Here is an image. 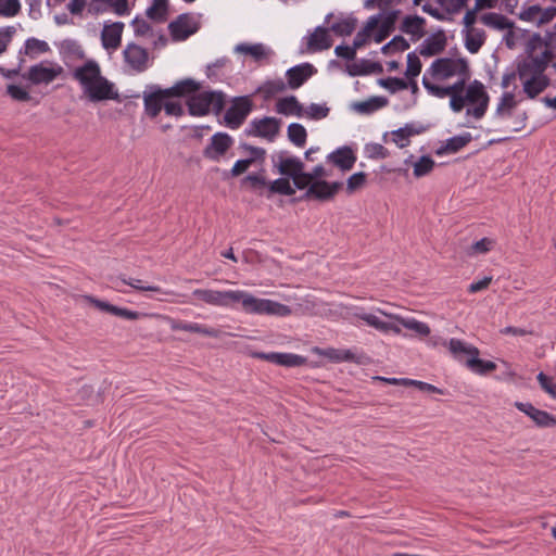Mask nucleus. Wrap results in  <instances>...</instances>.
I'll list each match as a JSON object with an SVG mask.
<instances>
[{"instance_id":"obj_34","label":"nucleus","mask_w":556,"mask_h":556,"mask_svg":"<svg viewBox=\"0 0 556 556\" xmlns=\"http://www.w3.org/2000/svg\"><path fill=\"white\" fill-rule=\"evenodd\" d=\"M400 11L399 10H394V11H390L388 12L382 21H381V24L379 26V29L378 31L375 34V37H374V40L379 43V42H382L384 39H387L390 34L394 30V26H395V22L397 20V15H399Z\"/></svg>"},{"instance_id":"obj_57","label":"nucleus","mask_w":556,"mask_h":556,"mask_svg":"<svg viewBox=\"0 0 556 556\" xmlns=\"http://www.w3.org/2000/svg\"><path fill=\"white\" fill-rule=\"evenodd\" d=\"M365 152L369 159L382 160L390 155V152L380 143H369L365 148Z\"/></svg>"},{"instance_id":"obj_17","label":"nucleus","mask_w":556,"mask_h":556,"mask_svg":"<svg viewBox=\"0 0 556 556\" xmlns=\"http://www.w3.org/2000/svg\"><path fill=\"white\" fill-rule=\"evenodd\" d=\"M85 299L90 304H92L96 308H98L99 311L109 313V314L114 315V316H118V317L124 318V319L137 320L141 316L144 315V314H142L140 312H137V311H131V309H128V308H125V307H118V306L113 305V304H111V303H109L106 301L99 300V299H96V298L90 296V295H86Z\"/></svg>"},{"instance_id":"obj_36","label":"nucleus","mask_w":556,"mask_h":556,"mask_svg":"<svg viewBox=\"0 0 556 556\" xmlns=\"http://www.w3.org/2000/svg\"><path fill=\"white\" fill-rule=\"evenodd\" d=\"M485 41V31L479 28H470L465 34V47L470 53H477Z\"/></svg>"},{"instance_id":"obj_56","label":"nucleus","mask_w":556,"mask_h":556,"mask_svg":"<svg viewBox=\"0 0 556 556\" xmlns=\"http://www.w3.org/2000/svg\"><path fill=\"white\" fill-rule=\"evenodd\" d=\"M402 382H403V386H414V387L418 388L420 391H425V392H429V393L444 394V390H442L431 383H428V382L413 380V379H406V378H403Z\"/></svg>"},{"instance_id":"obj_45","label":"nucleus","mask_w":556,"mask_h":556,"mask_svg":"<svg viewBox=\"0 0 556 556\" xmlns=\"http://www.w3.org/2000/svg\"><path fill=\"white\" fill-rule=\"evenodd\" d=\"M356 23V18L348 17L332 24L330 30H332L338 36H350L355 30Z\"/></svg>"},{"instance_id":"obj_59","label":"nucleus","mask_w":556,"mask_h":556,"mask_svg":"<svg viewBox=\"0 0 556 556\" xmlns=\"http://www.w3.org/2000/svg\"><path fill=\"white\" fill-rule=\"evenodd\" d=\"M517 105V102L515 100V94L513 92H504L500 103L496 108V114L502 115L504 110H513Z\"/></svg>"},{"instance_id":"obj_9","label":"nucleus","mask_w":556,"mask_h":556,"mask_svg":"<svg viewBox=\"0 0 556 556\" xmlns=\"http://www.w3.org/2000/svg\"><path fill=\"white\" fill-rule=\"evenodd\" d=\"M253 109V102L249 96L236 97L224 115L225 124L231 129H238Z\"/></svg>"},{"instance_id":"obj_40","label":"nucleus","mask_w":556,"mask_h":556,"mask_svg":"<svg viewBox=\"0 0 556 556\" xmlns=\"http://www.w3.org/2000/svg\"><path fill=\"white\" fill-rule=\"evenodd\" d=\"M383 314L386 316L395 318L399 321V324H401L403 327L415 331L416 333H418L421 337H426L430 333V327L426 323L416 320L414 318H403L401 316H393V315H389L386 313H383Z\"/></svg>"},{"instance_id":"obj_52","label":"nucleus","mask_w":556,"mask_h":556,"mask_svg":"<svg viewBox=\"0 0 556 556\" xmlns=\"http://www.w3.org/2000/svg\"><path fill=\"white\" fill-rule=\"evenodd\" d=\"M329 108L326 104L312 103L304 110V114L314 121L326 118L329 114Z\"/></svg>"},{"instance_id":"obj_25","label":"nucleus","mask_w":556,"mask_h":556,"mask_svg":"<svg viewBox=\"0 0 556 556\" xmlns=\"http://www.w3.org/2000/svg\"><path fill=\"white\" fill-rule=\"evenodd\" d=\"M201 88V85L197 83L192 78H186L177 81L174 86L169 88H165L164 92L168 98H181V97H190L194 92H198Z\"/></svg>"},{"instance_id":"obj_35","label":"nucleus","mask_w":556,"mask_h":556,"mask_svg":"<svg viewBox=\"0 0 556 556\" xmlns=\"http://www.w3.org/2000/svg\"><path fill=\"white\" fill-rule=\"evenodd\" d=\"M389 103L388 99L384 97H371L366 101L354 102L352 108L359 114H371L384 106Z\"/></svg>"},{"instance_id":"obj_31","label":"nucleus","mask_w":556,"mask_h":556,"mask_svg":"<svg viewBox=\"0 0 556 556\" xmlns=\"http://www.w3.org/2000/svg\"><path fill=\"white\" fill-rule=\"evenodd\" d=\"M472 136L470 132H464L458 136H454L452 138H448L445 142V144L441 146L437 150L438 155L448 154V153H456L463 148H465L469 142H471Z\"/></svg>"},{"instance_id":"obj_15","label":"nucleus","mask_w":556,"mask_h":556,"mask_svg":"<svg viewBox=\"0 0 556 556\" xmlns=\"http://www.w3.org/2000/svg\"><path fill=\"white\" fill-rule=\"evenodd\" d=\"M123 56L128 66L137 73L144 72L148 68V50L137 43H128L123 51Z\"/></svg>"},{"instance_id":"obj_26","label":"nucleus","mask_w":556,"mask_h":556,"mask_svg":"<svg viewBox=\"0 0 556 556\" xmlns=\"http://www.w3.org/2000/svg\"><path fill=\"white\" fill-rule=\"evenodd\" d=\"M275 165L278 168V173L287 178H292L304 169V163L294 156L283 157L282 153L278 155V162L274 161Z\"/></svg>"},{"instance_id":"obj_11","label":"nucleus","mask_w":556,"mask_h":556,"mask_svg":"<svg viewBox=\"0 0 556 556\" xmlns=\"http://www.w3.org/2000/svg\"><path fill=\"white\" fill-rule=\"evenodd\" d=\"M200 29V22L191 13H181L168 24L173 41H184Z\"/></svg>"},{"instance_id":"obj_42","label":"nucleus","mask_w":556,"mask_h":556,"mask_svg":"<svg viewBox=\"0 0 556 556\" xmlns=\"http://www.w3.org/2000/svg\"><path fill=\"white\" fill-rule=\"evenodd\" d=\"M288 139L296 147H304L307 139V131L302 124L291 123L287 130Z\"/></svg>"},{"instance_id":"obj_18","label":"nucleus","mask_w":556,"mask_h":556,"mask_svg":"<svg viewBox=\"0 0 556 556\" xmlns=\"http://www.w3.org/2000/svg\"><path fill=\"white\" fill-rule=\"evenodd\" d=\"M72 76L79 83L81 89H85L102 75L98 62L94 60H88L84 65L77 66L72 73Z\"/></svg>"},{"instance_id":"obj_38","label":"nucleus","mask_w":556,"mask_h":556,"mask_svg":"<svg viewBox=\"0 0 556 556\" xmlns=\"http://www.w3.org/2000/svg\"><path fill=\"white\" fill-rule=\"evenodd\" d=\"M426 21L418 15H408L403 20L401 30L405 34L422 37L425 35L424 25Z\"/></svg>"},{"instance_id":"obj_24","label":"nucleus","mask_w":556,"mask_h":556,"mask_svg":"<svg viewBox=\"0 0 556 556\" xmlns=\"http://www.w3.org/2000/svg\"><path fill=\"white\" fill-rule=\"evenodd\" d=\"M332 46V39L329 35V29L318 26L307 37L306 50L308 52H317L327 50Z\"/></svg>"},{"instance_id":"obj_19","label":"nucleus","mask_w":556,"mask_h":556,"mask_svg":"<svg viewBox=\"0 0 556 556\" xmlns=\"http://www.w3.org/2000/svg\"><path fill=\"white\" fill-rule=\"evenodd\" d=\"M316 72L311 63L295 65L286 72L287 86L291 89H298Z\"/></svg>"},{"instance_id":"obj_48","label":"nucleus","mask_w":556,"mask_h":556,"mask_svg":"<svg viewBox=\"0 0 556 556\" xmlns=\"http://www.w3.org/2000/svg\"><path fill=\"white\" fill-rule=\"evenodd\" d=\"M421 61L415 52H410L407 54V67L405 71V76L408 80L416 78L421 72Z\"/></svg>"},{"instance_id":"obj_44","label":"nucleus","mask_w":556,"mask_h":556,"mask_svg":"<svg viewBox=\"0 0 556 556\" xmlns=\"http://www.w3.org/2000/svg\"><path fill=\"white\" fill-rule=\"evenodd\" d=\"M324 356L328 357L330 361L340 363V362H354L355 355L350 350H341V349H327L320 352Z\"/></svg>"},{"instance_id":"obj_22","label":"nucleus","mask_w":556,"mask_h":556,"mask_svg":"<svg viewBox=\"0 0 556 556\" xmlns=\"http://www.w3.org/2000/svg\"><path fill=\"white\" fill-rule=\"evenodd\" d=\"M446 47V36L443 30H438L426 38L419 47V54L432 56L440 54Z\"/></svg>"},{"instance_id":"obj_39","label":"nucleus","mask_w":556,"mask_h":556,"mask_svg":"<svg viewBox=\"0 0 556 556\" xmlns=\"http://www.w3.org/2000/svg\"><path fill=\"white\" fill-rule=\"evenodd\" d=\"M358 317L362 320H364L367 325H369L370 327H374L375 329H377L381 332L393 331L395 333H401V329L396 325L383 321L374 314L365 313V314L359 315Z\"/></svg>"},{"instance_id":"obj_3","label":"nucleus","mask_w":556,"mask_h":556,"mask_svg":"<svg viewBox=\"0 0 556 556\" xmlns=\"http://www.w3.org/2000/svg\"><path fill=\"white\" fill-rule=\"evenodd\" d=\"M442 343L447 345L448 351L458 362H463V354L468 355L469 357L466 359L465 365L477 375H488L497 368L494 362L479 358L480 351L478 348L466 344L460 339L453 338L448 342L443 341Z\"/></svg>"},{"instance_id":"obj_43","label":"nucleus","mask_w":556,"mask_h":556,"mask_svg":"<svg viewBox=\"0 0 556 556\" xmlns=\"http://www.w3.org/2000/svg\"><path fill=\"white\" fill-rule=\"evenodd\" d=\"M287 88V84L281 79H269L266 80L260 88L258 91L264 94L265 99H269L277 93L283 92Z\"/></svg>"},{"instance_id":"obj_16","label":"nucleus","mask_w":556,"mask_h":556,"mask_svg":"<svg viewBox=\"0 0 556 556\" xmlns=\"http://www.w3.org/2000/svg\"><path fill=\"white\" fill-rule=\"evenodd\" d=\"M150 89L151 92L143 93L144 111L149 117L155 118L164 110L165 100L169 98L157 85H151Z\"/></svg>"},{"instance_id":"obj_6","label":"nucleus","mask_w":556,"mask_h":556,"mask_svg":"<svg viewBox=\"0 0 556 556\" xmlns=\"http://www.w3.org/2000/svg\"><path fill=\"white\" fill-rule=\"evenodd\" d=\"M465 96L468 103L476 104L472 109L468 108L466 114L472 115L476 119H481L488 111L490 101L483 84L475 79L469 84Z\"/></svg>"},{"instance_id":"obj_21","label":"nucleus","mask_w":556,"mask_h":556,"mask_svg":"<svg viewBox=\"0 0 556 556\" xmlns=\"http://www.w3.org/2000/svg\"><path fill=\"white\" fill-rule=\"evenodd\" d=\"M327 161L339 167L342 172H346L353 168L356 155L352 148L343 146L328 154Z\"/></svg>"},{"instance_id":"obj_29","label":"nucleus","mask_w":556,"mask_h":556,"mask_svg":"<svg viewBox=\"0 0 556 556\" xmlns=\"http://www.w3.org/2000/svg\"><path fill=\"white\" fill-rule=\"evenodd\" d=\"M276 111L286 116L295 115L301 117L304 115V108L294 96L279 99L276 103Z\"/></svg>"},{"instance_id":"obj_58","label":"nucleus","mask_w":556,"mask_h":556,"mask_svg":"<svg viewBox=\"0 0 556 556\" xmlns=\"http://www.w3.org/2000/svg\"><path fill=\"white\" fill-rule=\"evenodd\" d=\"M536 379L541 388L553 399H556V382H554L553 378L545 375L544 372H540Z\"/></svg>"},{"instance_id":"obj_63","label":"nucleus","mask_w":556,"mask_h":556,"mask_svg":"<svg viewBox=\"0 0 556 556\" xmlns=\"http://www.w3.org/2000/svg\"><path fill=\"white\" fill-rule=\"evenodd\" d=\"M106 3V10H112L117 15L128 13V0H103Z\"/></svg>"},{"instance_id":"obj_60","label":"nucleus","mask_w":556,"mask_h":556,"mask_svg":"<svg viewBox=\"0 0 556 556\" xmlns=\"http://www.w3.org/2000/svg\"><path fill=\"white\" fill-rule=\"evenodd\" d=\"M119 279L122 280L123 283L128 285V286H130L131 288H134L135 290H138V291L162 292L160 287H157V286H147L140 279H132V278L126 279L124 277H119Z\"/></svg>"},{"instance_id":"obj_37","label":"nucleus","mask_w":556,"mask_h":556,"mask_svg":"<svg viewBox=\"0 0 556 556\" xmlns=\"http://www.w3.org/2000/svg\"><path fill=\"white\" fill-rule=\"evenodd\" d=\"M381 17H382L381 14H377V15H372L368 18L364 28L356 34V36L353 40L354 48L359 49L366 43V41L369 38V36L371 35L372 30L376 27H378Z\"/></svg>"},{"instance_id":"obj_53","label":"nucleus","mask_w":556,"mask_h":556,"mask_svg":"<svg viewBox=\"0 0 556 556\" xmlns=\"http://www.w3.org/2000/svg\"><path fill=\"white\" fill-rule=\"evenodd\" d=\"M533 422L539 428H554L556 427V416L546 410L539 409L535 416H533Z\"/></svg>"},{"instance_id":"obj_4","label":"nucleus","mask_w":556,"mask_h":556,"mask_svg":"<svg viewBox=\"0 0 556 556\" xmlns=\"http://www.w3.org/2000/svg\"><path fill=\"white\" fill-rule=\"evenodd\" d=\"M242 185H249L252 191L260 195L265 194L267 199H270L274 194L293 195L295 193V188L291 186L286 176L274 181H267L264 168L257 173L247 175L242 179Z\"/></svg>"},{"instance_id":"obj_7","label":"nucleus","mask_w":556,"mask_h":556,"mask_svg":"<svg viewBox=\"0 0 556 556\" xmlns=\"http://www.w3.org/2000/svg\"><path fill=\"white\" fill-rule=\"evenodd\" d=\"M83 96L89 102L93 103L106 100H119V94L115 85L104 76H101L83 89Z\"/></svg>"},{"instance_id":"obj_27","label":"nucleus","mask_w":556,"mask_h":556,"mask_svg":"<svg viewBox=\"0 0 556 556\" xmlns=\"http://www.w3.org/2000/svg\"><path fill=\"white\" fill-rule=\"evenodd\" d=\"M235 51L251 55L255 62L268 61L274 54L273 51L263 43H239L236 46Z\"/></svg>"},{"instance_id":"obj_1","label":"nucleus","mask_w":556,"mask_h":556,"mask_svg":"<svg viewBox=\"0 0 556 556\" xmlns=\"http://www.w3.org/2000/svg\"><path fill=\"white\" fill-rule=\"evenodd\" d=\"M192 295L205 304L214 306L227 307L240 303L247 314L275 315L281 317L291 314V308L288 305L269 299H258L242 290L218 291L195 289Z\"/></svg>"},{"instance_id":"obj_55","label":"nucleus","mask_w":556,"mask_h":556,"mask_svg":"<svg viewBox=\"0 0 556 556\" xmlns=\"http://www.w3.org/2000/svg\"><path fill=\"white\" fill-rule=\"evenodd\" d=\"M240 148L249 153V157L255 163L263 164L266 159V150L261 147H255L245 142L240 144Z\"/></svg>"},{"instance_id":"obj_49","label":"nucleus","mask_w":556,"mask_h":556,"mask_svg":"<svg viewBox=\"0 0 556 556\" xmlns=\"http://www.w3.org/2000/svg\"><path fill=\"white\" fill-rule=\"evenodd\" d=\"M367 180V174L364 172H358L351 175L346 181V193L352 194L355 191L365 187Z\"/></svg>"},{"instance_id":"obj_61","label":"nucleus","mask_w":556,"mask_h":556,"mask_svg":"<svg viewBox=\"0 0 556 556\" xmlns=\"http://www.w3.org/2000/svg\"><path fill=\"white\" fill-rule=\"evenodd\" d=\"M15 33L16 28L14 26H5L0 28V54L7 50Z\"/></svg>"},{"instance_id":"obj_47","label":"nucleus","mask_w":556,"mask_h":556,"mask_svg":"<svg viewBox=\"0 0 556 556\" xmlns=\"http://www.w3.org/2000/svg\"><path fill=\"white\" fill-rule=\"evenodd\" d=\"M378 84L390 91L391 93H395L400 90H404L408 88V83L404 80L403 78L399 77H387V78H380L378 80Z\"/></svg>"},{"instance_id":"obj_2","label":"nucleus","mask_w":556,"mask_h":556,"mask_svg":"<svg viewBox=\"0 0 556 556\" xmlns=\"http://www.w3.org/2000/svg\"><path fill=\"white\" fill-rule=\"evenodd\" d=\"M518 78L522 83V91L529 99H535L552 86L553 80L546 75V67L535 55H526L517 60Z\"/></svg>"},{"instance_id":"obj_30","label":"nucleus","mask_w":556,"mask_h":556,"mask_svg":"<svg viewBox=\"0 0 556 556\" xmlns=\"http://www.w3.org/2000/svg\"><path fill=\"white\" fill-rule=\"evenodd\" d=\"M383 68L379 62H371L369 60H361L357 63H352L346 66V72L350 76H365L372 73H382Z\"/></svg>"},{"instance_id":"obj_51","label":"nucleus","mask_w":556,"mask_h":556,"mask_svg":"<svg viewBox=\"0 0 556 556\" xmlns=\"http://www.w3.org/2000/svg\"><path fill=\"white\" fill-rule=\"evenodd\" d=\"M307 358L293 353H280L279 366L285 367H300L305 365Z\"/></svg>"},{"instance_id":"obj_50","label":"nucleus","mask_w":556,"mask_h":556,"mask_svg":"<svg viewBox=\"0 0 556 556\" xmlns=\"http://www.w3.org/2000/svg\"><path fill=\"white\" fill-rule=\"evenodd\" d=\"M20 0H0V16L14 17L21 12Z\"/></svg>"},{"instance_id":"obj_20","label":"nucleus","mask_w":556,"mask_h":556,"mask_svg":"<svg viewBox=\"0 0 556 556\" xmlns=\"http://www.w3.org/2000/svg\"><path fill=\"white\" fill-rule=\"evenodd\" d=\"M169 326L173 331H188L203 334L210 338H219L222 332L218 329L207 327L198 323H187L179 319L169 318Z\"/></svg>"},{"instance_id":"obj_5","label":"nucleus","mask_w":556,"mask_h":556,"mask_svg":"<svg viewBox=\"0 0 556 556\" xmlns=\"http://www.w3.org/2000/svg\"><path fill=\"white\" fill-rule=\"evenodd\" d=\"M226 96L223 91L194 92L187 101L188 113L191 116H206L211 110L218 115L225 108Z\"/></svg>"},{"instance_id":"obj_23","label":"nucleus","mask_w":556,"mask_h":556,"mask_svg":"<svg viewBox=\"0 0 556 556\" xmlns=\"http://www.w3.org/2000/svg\"><path fill=\"white\" fill-rule=\"evenodd\" d=\"M124 23L114 22L104 25L101 33V41L104 49L116 50L121 46Z\"/></svg>"},{"instance_id":"obj_32","label":"nucleus","mask_w":556,"mask_h":556,"mask_svg":"<svg viewBox=\"0 0 556 556\" xmlns=\"http://www.w3.org/2000/svg\"><path fill=\"white\" fill-rule=\"evenodd\" d=\"M49 51L50 47L47 41L31 37L26 39L23 49L20 50V55L24 54L34 60Z\"/></svg>"},{"instance_id":"obj_62","label":"nucleus","mask_w":556,"mask_h":556,"mask_svg":"<svg viewBox=\"0 0 556 556\" xmlns=\"http://www.w3.org/2000/svg\"><path fill=\"white\" fill-rule=\"evenodd\" d=\"M7 92L12 99L16 101L26 102L30 100L29 92L16 85H9L7 88Z\"/></svg>"},{"instance_id":"obj_46","label":"nucleus","mask_w":556,"mask_h":556,"mask_svg":"<svg viewBox=\"0 0 556 556\" xmlns=\"http://www.w3.org/2000/svg\"><path fill=\"white\" fill-rule=\"evenodd\" d=\"M435 163L432 157L429 155H422L415 164H414V176L416 178L424 177L430 174L434 167Z\"/></svg>"},{"instance_id":"obj_41","label":"nucleus","mask_w":556,"mask_h":556,"mask_svg":"<svg viewBox=\"0 0 556 556\" xmlns=\"http://www.w3.org/2000/svg\"><path fill=\"white\" fill-rule=\"evenodd\" d=\"M77 405H94L100 402V395L92 386L84 384L75 394Z\"/></svg>"},{"instance_id":"obj_14","label":"nucleus","mask_w":556,"mask_h":556,"mask_svg":"<svg viewBox=\"0 0 556 556\" xmlns=\"http://www.w3.org/2000/svg\"><path fill=\"white\" fill-rule=\"evenodd\" d=\"M342 188L343 182L341 181L329 182L327 180H316L311 184L301 199L329 201L332 200Z\"/></svg>"},{"instance_id":"obj_33","label":"nucleus","mask_w":556,"mask_h":556,"mask_svg":"<svg viewBox=\"0 0 556 556\" xmlns=\"http://www.w3.org/2000/svg\"><path fill=\"white\" fill-rule=\"evenodd\" d=\"M169 14L168 0H153L152 4L147 8L146 15L153 22L164 23L167 21Z\"/></svg>"},{"instance_id":"obj_28","label":"nucleus","mask_w":556,"mask_h":556,"mask_svg":"<svg viewBox=\"0 0 556 556\" xmlns=\"http://www.w3.org/2000/svg\"><path fill=\"white\" fill-rule=\"evenodd\" d=\"M480 21L485 26L497 29V30L508 29V35L513 36L511 29L514 27V22L508 20L506 16H504L500 13H495V12L484 13L480 16Z\"/></svg>"},{"instance_id":"obj_13","label":"nucleus","mask_w":556,"mask_h":556,"mask_svg":"<svg viewBox=\"0 0 556 556\" xmlns=\"http://www.w3.org/2000/svg\"><path fill=\"white\" fill-rule=\"evenodd\" d=\"M233 144V139L227 132H216L210 143L203 149V156L207 160L219 162Z\"/></svg>"},{"instance_id":"obj_64","label":"nucleus","mask_w":556,"mask_h":556,"mask_svg":"<svg viewBox=\"0 0 556 556\" xmlns=\"http://www.w3.org/2000/svg\"><path fill=\"white\" fill-rule=\"evenodd\" d=\"M255 164L250 157L238 160L230 169V177H238L244 174L251 165Z\"/></svg>"},{"instance_id":"obj_54","label":"nucleus","mask_w":556,"mask_h":556,"mask_svg":"<svg viewBox=\"0 0 556 556\" xmlns=\"http://www.w3.org/2000/svg\"><path fill=\"white\" fill-rule=\"evenodd\" d=\"M541 47H549V41H545L539 33H534L526 43V55H535V51Z\"/></svg>"},{"instance_id":"obj_8","label":"nucleus","mask_w":556,"mask_h":556,"mask_svg":"<svg viewBox=\"0 0 556 556\" xmlns=\"http://www.w3.org/2000/svg\"><path fill=\"white\" fill-rule=\"evenodd\" d=\"M433 76H441L442 78H450L456 74L459 76H469V65L466 59H450L440 58L432 62L430 67Z\"/></svg>"},{"instance_id":"obj_10","label":"nucleus","mask_w":556,"mask_h":556,"mask_svg":"<svg viewBox=\"0 0 556 556\" xmlns=\"http://www.w3.org/2000/svg\"><path fill=\"white\" fill-rule=\"evenodd\" d=\"M281 122L276 117L265 116L263 118H254L244 129L248 137H260L268 141H274L280 130Z\"/></svg>"},{"instance_id":"obj_12","label":"nucleus","mask_w":556,"mask_h":556,"mask_svg":"<svg viewBox=\"0 0 556 556\" xmlns=\"http://www.w3.org/2000/svg\"><path fill=\"white\" fill-rule=\"evenodd\" d=\"M63 73L62 66L51 62H40L33 65L22 77L34 85L50 84Z\"/></svg>"}]
</instances>
